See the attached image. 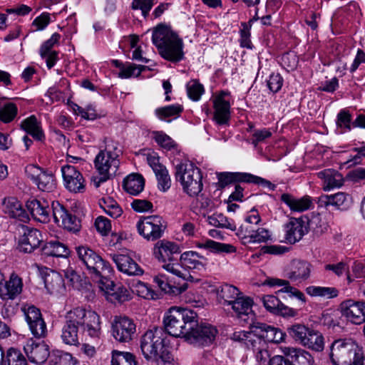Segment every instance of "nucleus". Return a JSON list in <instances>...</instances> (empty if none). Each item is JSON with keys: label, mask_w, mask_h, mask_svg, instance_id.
<instances>
[{"label": "nucleus", "mask_w": 365, "mask_h": 365, "mask_svg": "<svg viewBox=\"0 0 365 365\" xmlns=\"http://www.w3.org/2000/svg\"><path fill=\"white\" fill-rule=\"evenodd\" d=\"M86 331L91 337H98L101 332L100 317L92 311L76 307L68 312L61 330V339L66 344L78 346L81 334Z\"/></svg>", "instance_id": "f257e3e1"}, {"label": "nucleus", "mask_w": 365, "mask_h": 365, "mask_svg": "<svg viewBox=\"0 0 365 365\" xmlns=\"http://www.w3.org/2000/svg\"><path fill=\"white\" fill-rule=\"evenodd\" d=\"M166 334L163 327H155L148 329L140 338V346L144 357L148 361H155L170 364L173 360L168 346L164 341Z\"/></svg>", "instance_id": "f03ea898"}, {"label": "nucleus", "mask_w": 365, "mask_h": 365, "mask_svg": "<svg viewBox=\"0 0 365 365\" xmlns=\"http://www.w3.org/2000/svg\"><path fill=\"white\" fill-rule=\"evenodd\" d=\"M153 43L160 56L171 62H179L184 58L183 43L168 27L158 25L153 31Z\"/></svg>", "instance_id": "7ed1b4c3"}, {"label": "nucleus", "mask_w": 365, "mask_h": 365, "mask_svg": "<svg viewBox=\"0 0 365 365\" xmlns=\"http://www.w3.org/2000/svg\"><path fill=\"white\" fill-rule=\"evenodd\" d=\"M197 314L192 310L180 307H171L163 319L164 331L174 337L185 339L190 330H192L195 318Z\"/></svg>", "instance_id": "20e7f679"}, {"label": "nucleus", "mask_w": 365, "mask_h": 365, "mask_svg": "<svg viewBox=\"0 0 365 365\" xmlns=\"http://www.w3.org/2000/svg\"><path fill=\"white\" fill-rule=\"evenodd\" d=\"M122 153L119 143L112 140L106 141V146L96 155L94 160V165L101 175L99 181L96 182V187L115 175L120 165L119 156Z\"/></svg>", "instance_id": "39448f33"}, {"label": "nucleus", "mask_w": 365, "mask_h": 365, "mask_svg": "<svg viewBox=\"0 0 365 365\" xmlns=\"http://www.w3.org/2000/svg\"><path fill=\"white\" fill-rule=\"evenodd\" d=\"M329 356L333 365H356L364 356L353 339H339L329 346Z\"/></svg>", "instance_id": "423d86ee"}, {"label": "nucleus", "mask_w": 365, "mask_h": 365, "mask_svg": "<svg viewBox=\"0 0 365 365\" xmlns=\"http://www.w3.org/2000/svg\"><path fill=\"white\" fill-rule=\"evenodd\" d=\"M207 259L199 255L196 252L189 251L182 253L180 257V263H168L163 267L172 274L187 281L193 282L196 279L187 269L197 270L199 272L206 269Z\"/></svg>", "instance_id": "0eeeda50"}, {"label": "nucleus", "mask_w": 365, "mask_h": 365, "mask_svg": "<svg viewBox=\"0 0 365 365\" xmlns=\"http://www.w3.org/2000/svg\"><path fill=\"white\" fill-rule=\"evenodd\" d=\"M175 178L183 190L190 196L199 194L202 190L200 170L190 162L181 163L175 167Z\"/></svg>", "instance_id": "6e6552de"}, {"label": "nucleus", "mask_w": 365, "mask_h": 365, "mask_svg": "<svg viewBox=\"0 0 365 365\" xmlns=\"http://www.w3.org/2000/svg\"><path fill=\"white\" fill-rule=\"evenodd\" d=\"M166 227V222L159 215L145 217L137 223L138 233L148 241L160 239L163 235Z\"/></svg>", "instance_id": "1a4fd4ad"}, {"label": "nucleus", "mask_w": 365, "mask_h": 365, "mask_svg": "<svg viewBox=\"0 0 365 365\" xmlns=\"http://www.w3.org/2000/svg\"><path fill=\"white\" fill-rule=\"evenodd\" d=\"M76 249L78 259L85 264L91 276H99L103 272H109L108 264L94 250L87 246H79Z\"/></svg>", "instance_id": "9d476101"}, {"label": "nucleus", "mask_w": 365, "mask_h": 365, "mask_svg": "<svg viewBox=\"0 0 365 365\" xmlns=\"http://www.w3.org/2000/svg\"><path fill=\"white\" fill-rule=\"evenodd\" d=\"M195 324L192 330H190L187 335L186 341L196 346H208L215 339L217 330L211 324L199 323L197 317L195 318Z\"/></svg>", "instance_id": "9b49d317"}, {"label": "nucleus", "mask_w": 365, "mask_h": 365, "mask_svg": "<svg viewBox=\"0 0 365 365\" xmlns=\"http://www.w3.org/2000/svg\"><path fill=\"white\" fill-rule=\"evenodd\" d=\"M21 310L33 336L38 339L45 337L47 328L40 309L34 305H24Z\"/></svg>", "instance_id": "f8f14e48"}, {"label": "nucleus", "mask_w": 365, "mask_h": 365, "mask_svg": "<svg viewBox=\"0 0 365 365\" xmlns=\"http://www.w3.org/2000/svg\"><path fill=\"white\" fill-rule=\"evenodd\" d=\"M25 173L40 190L50 192L55 188V180L51 172L35 165H29Z\"/></svg>", "instance_id": "ddd939ff"}, {"label": "nucleus", "mask_w": 365, "mask_h": 365, "mask_svg": "<svg viewBox=\"0 0 365 365\" xmlns=\"http://www.w3.org/2000/svg\"><path fill=\"white\" fill-rule=\"evenodd\" d=\"M52 209L53 219L56 223L74 233L80 230L81 227L80 220L68 212L61 204L58 202H53Z\"/></svg>", "instance_id": "4468645a"}, {"label": "nucleus", "mask_w": 365, "mask_h": 365, "mask_svg": "<svg viewBox=\"0 0 365 365\" xmlns=\"http://www.w3.org/2000/svg\"><path fill=\"white\" fill-rule=\"evenodd\" d=\"M341 314L355 324L365 322V302L352 299L344 301L340 304Z\"/></svg>", "instance_id": "2eb2a0df"}, {"label": "nucleus", "mask_w": 365, "mask_h": 365, "mask_svg": "<svg viewBox=\"0 0 365 365\" xmlns=\"http://www.w3.org/2000/svg\"><path fill=\"white\" fill-rule=\"evenodd\" d=\"M135 330L134 322L126 317L116 318L112 326L113 336L120 342L130 341Z\"/></svg>", "instance_id": "dca6fc26"}, {"label": "nucleus", "mask_w": 365, "mask_h": 365, "mask_svg": "<svg viewBox=\"0 0 365 365\" xmlns=\"http://www.w3.org/2000/svg\"><path fill=\"white\" fill-rule=\"evenodd\" d=\"M24 349L29 361L35 364L44 363L50 356L49 346L43 341L36 342L33 339L27 340Z\"/></svg>", "instance_id": "f3484780"}, {"label": "nucleus", "mask_w": 365, "mask_h": 365, "mask_svg": "<svg viewBox=\"0 0 365 365\" xmlns=\"http://www.w3.org/2000/svg\"><path fill=\"white\" fill-rule=\"evenodd\" d=\"M61 172L64 185L68 190L73 192H80L84 190V178L74 166L69 165L63 166Z\"/></svg>", "instance_id": "a211bd4d"}, {"label": "nucleus", "mask_w": 365, "mask_h": 365, "mask_svg": "<svg viewBox=\"0 0 365 365\" xmlns=\"http://www.w3.org/2000/svg\"><path fill=\"white\" fill-rule=\"evenodd\" d=\"M147 161L155 174L158 188L163 192L167 191L171 185V180L168 170L160 163L158 157L155 155H148L147 156Z\"/></svg>", "instance_id": "6ab92c4d"}, {"label": "nucleus", "mask_w": 365, "mask_h": 365, "mask_svg": "<svg viewBox=\"0 0 365 365\" xmlns=\"http://www.w3.org/2000/svg\"><path fill=\"white\" fill-rule=\"evenodd\" d=\"M312 265L302 260H293L286 277L292 282L302 283L310 277Z\"/></svg>", "instance_id": "aec40b11"}, {"label": "nucleus", "mask_w": 365, "mask_h": 365, "mask_svg": "<svg viewBox=\"0 0 365 365\" xmlns=\"http://www.w3.org/2000/svg\"><path fill=\"white\" fill-rule=\"evenodd\" d=\"M118 269L130 276H140L143 269L128 255L114 254L111 255Z\"/></svg>", "instance_id": "412c9836"}, {"label": "nucleus", "mask_w": 365, "mask_h": 365, "mask_svg": "<svg viewBox=\"0 0 365 365\" xmlns=\"http://www.w3.org/2000/svg\"><path fill=\"white\" fill-rule=\"evenodd\" d=\"M227 93L221 91L213 98L214 120L217 123L223 125L227 123L230 118V104L225 99Z\"/></svg>", "instance_id": "4be33fe9"}, {"label": "nucleus", "mask_w": 365, "mask_h": 365, "mask_svg": "<svg viewBox=\"0 0 365 365\" xmlns=\"http://www.w3.org/2000/svg\"><path fill=\"white\" fill-rule=\"evenodd\" d=\"M180 247L175 242L165 240L158 241L153 247V255L160 262L172 261L174 254L180 253Z\"/></svg>", "instance_id": "5701e85b"}, {"label": "nucleus", "mask_w": 365, "mask_h": 365, "mask_svg": "<svg viewBox=\"0 0 365 365\" xmlns=\"http://www.w3.org/2000/svg\"><path fill=\"white\" fill-rule=\"evenodd\" d=\"M23 287L21 279L15 273L10 275L5 282H0V297L3 299H12L19 295Z\"/></svg>", "instance_id": "b1692460"}, {"label": "nucleus", "mask_w": 365, "mask_h": 365, "mask_svg": "<svg viewBox=\"0 0 365 365\" xmlns=\"http://www.w3.org/2000/svg\"><path fill=\"white\" fill-rule=\"evenodd\" d=\"M351 203V197L349 195L339 192L334 195H322L317 200L319 207H327L329 205L334 206L339 209L345 210Z\"/></svg>", "instance_id": "393cba45"}, {"label": "nucleus", "mask_w": 365, "mask_h": 365, "mask_svg": "<svg viewBox=\"0 0 365 365\" xmlns=\"http://www.w3.org/2000/svg\"><path fill=\"white\" fill-rule=\"evenodd\" d=\"M43 241L41 233L36 229H27L19 241L21 252L31 253L38 248Z\"/></svg>", "instance_id": "a878e982"}, {"label": "nucleus", "mask_w": 365, "mask_h": 365, "mask_svg": "<svg viewBox=\"0 0 365 365\" xmlns=\"http://www.w3.org/2000/svg\"><path fill=\"white\" fill-rule=\"evenodd\" d=\"M285 232L286 241L294 244L307 232V228L302 219L292 218L285 225Z\"/></svg>", "instance_id": "bb28decb"}, {"label": "nucleus", "mask_w": 365, "mask_h": 365, "mask_svg": "<svg viewBox=\"0 0 365 365\" xmlns=\"http://www.w3.org/2000/svg\"><path fill=\"white\" fill-rule=\"evenodd\" d=\"M1 209L4 214L10 217L25 222L28 219L26 211L21 202L14 197H5L1 203Z\"/></svg>", "instance_id": "cd10ccee"}, {"label": "nucleus", "mask_w": 365, "mask_h": 365, "mask_svg": "<svg viewBox=\"0 0 365 365\" xmlns=\"http://www.w3.org/2000/svg\"><path fill=\"white\" fill-rule=\"evenodd\" d=\"M262 302L267 310L272 313L282 316L292 317L295 314V311L284 304L274 295H266L262 298Z\"/></svg>", "instance_id": "c85d7f7f"}, {"label": "nucleus", "mask_w": 365, "mask_h": 365, "mask_svg": "<svg viewBox=\"0 0 365 365\" xmlns=\"http://www.w3.org/2000/svg\"><path fill=\"white\" fill-rule=\"evenodd\" d=\"M26 207L34 220L43 223L49 221L50 208L47 202L34 199L27 202Z\"/></svg>", "instance_id": "c756f323"}, {"label": "nucleus", "mask_w": 365, "mask_h": 365, "mask_svg": "<svg viewBox=\"0 0 365 365\" xmlns=\"http://www.w3.org/2000/svg\"><path fill=\"white\" fill-rule=\"evenodd\" d=\"M0 365H28V363L19 349L10 347L4 350L0 345Z\"/></svg>", "instance_id": "7c9ffc66"}, {"label": "nucleus", "mask_w": 365, "mask_h": 365, "mask_svg": "<svg viewBox=\"0 0 365 365\" xmlns=\"http://www.w3.org/2000/svg\"><path fill=\"white\" fill-rule=\"evenodd\" d=\"M282 353L286 357H289L291 361L296 365H313L314 358L307 351L293 347L285 346L282 348Z\"/></svg>", "instance_id": "2f4dec72"}, {"label": "nucleus", "mask_w": 365, "mask_h": 365, "mask_svg": "<svg viewBox=\"0 0 365 365\" xmlns=\"http://www.w3.org/2000/svg\"><path fill=\"white\" fill-rule=\"evenodd\" d=\"M45 287L51 294H61L65 289L62 277L56 272L49 269L43 277Z\"/></svg>", "instance_id": "473e14b6"}, {"label": "nucleus", "mask_w": 365, "mask_h": 365, "mask_svg": "<svg viewBox=\"0 0 365 365\" xmlns=\"http://www.w3.org/2000/svg\"><path fill=\"white\" fill-rule=\"evenodd\" d=\"M263 284L269 285L270 287L282 286L283 288L279 289L277 292V294L287 292L289 294V296L290 297H294L297 298L299 300H300L302 303L305 302L304 294L295 287L290 286L289 282L288 280L280 279L277 278H268L264 281Z\"/></svg>", "instance_id": "72a5a7b5"}, {"label": "nucleus", "mask_w": 365, "mask_h": 365, "mask_svg": "<svg viewBox=\"0 0 365 365\" xmlns=\"http://www.w3.org/2000/svg\"><path fill=\"white\" fill-rule=\"evenodd\" d=\"M318 177L324 180L323 190L329 191L335 187H339L344 184V178L341 173L334 170H324L319 172Z\"/></svg>", "instance_id": "f704fd0d"}, {"label": "nucleus", "mask_w": 365, "mask_h": 365, "mask_svg": "<svg viewBox=\"0 0 365 365\" xmlns=\"http://www.w3.org/2000/svg\"><path fill=\"white\" fill-rule=\"evenodd\" d=\"M281 200L293 212H304L309 209L312 205L311 198L309 196L296 198L288 193L282 194L281 195Z\"/></svg>", "instance_id": "c9c22d12"}, {"label": "nucleus", "mask_w": 365, "mask_h": 365, "mask_svg": "<svg viewBox=\"0 0 365 365\" xmlns=\"http://www.w3.org/2000/svg\"><path fill=\"white\" fill-rule=\"evenodd\" d=\"M253 304L252 299L249 297H245L242 293L239 295L229 306L238 318L247 317L252 312V307Z\"/></svg>", "instance_id": "e433bc0d"}, {"label": "nucleus", "mask_w": 365, "mask_h": 365, "mask_svg": "<svg viewBox=\"0 0 365 365\" xmlns=\"http://www.w3.org/2000/svg\"><path fill=\"white\" fill-rule=\"evenodd\" d=\"M249 178H250L249 173H220L217 174V185L222 189L236 182H248Z\"/></svg>", "instance_id": "4c0bfd02"}, {"label": "nucleus", "mask_w": 365, "mask_h": 365, "mask_svg": "<svg viewBox=\"0 0 365 365\" xmlns=\"http://www.w3.org/2000/svg\"><path fill=\"white\" fill-rule=\"evenodd\" d=\"M145 181L143 178L138 174H131L123 181V187L127 192L136 195L139 194L144 187Z\"/></svg>", "instance_id": "58836bf2"}, {"label": "nucleus", "mask_w": 365, "mask_h": 365, "mask_svg": "<svg viewBox=\"0 0 365 365\" xmlns=\"http://www.w3.org/2000/svg\"><path fill=\"white\" fill-rule=\"evenodd\" d=\"M276 328L264 323L256 322L253 324V332L255 338L259 339L260 341L272 342L274 340Z\"/></svg>", "instance_id": "ea45409f"}, {"label": "nucleus", "mask_w": 365, "mask_h": 365, "mask_svg": "<svg viewBox=\"0 0 365 365\" xmlns=\"http://www.w3.org/2000/svg\"><path fill=\"white\" fill-rule=\"evenodd\" d=\"M21 127L37 140H42L44 138V134L41 128L40 123L38 122L34 115L24 120L21 122Z\"/></svg>", "instance_id": "a19ab883"}, {"label": "nucleus", "mask_w": 365, "mask_h": 365, "mask_svg": "<svg viewBox=\"0 0 365 365\" xmlns=\"http://www.w3.org/2000/svg\"><path fill=\"white\" fill-rule=\"evenodd\" d=\"M154 281L163 292L169 294H180L187 288L185 285L177 287L171 284L168 278L165 274H159L158 276L155 277Z\"/></svg>", "instance_id": "79ce46f5"}, {"label": "nucleus", "mask_w": 365, "mask_h": 365, "mask_svg": "<svg viewBox=\"0 0 365 365\" xmlns=\"http://www.w3.org/2000/svg\"><path fill=\"white\" fill-rule=\"evenodd\" d=\"M197 247L207 249L216 253H233L236 251V248L232 245L215 242L212 240H207L204 242H198Z\"/></svg>", "instance_id": "37998d69"}, {"label": "nucleus", "mask_w": 365, "mask_h": 365, "mask_svg": "<svg viewBox=\"0 0 365 365\" xmlns=\"http://www.w3.org/2000/svg\"><path fill=\"white\" fill-rule=\"evenodd\" d=\"M45 255L53 257H66L69 254L68 247L58 241H50L45 244L42 248Z\"/></svg>", "instance_id": "c03bdc74"}, {"label": "nucleus", "mask_w": 365, "mask_h": 365, "mask_svg": "<svg viewBox=\"0 0 365 365\" xmlns=\"http://www.w3.org/2000/svg\"><path fill=\"white\" fill-rule=\"evenodd\" d=\"M76 363L70 353L59 350L52 351L48 359V365H76Z\"/></svg>", "instance_id": "a18cd8bd"}, {"label": "nucleus", "mask_w": 365, "mask_h": 365, "mask_svg": "<svg viewBox=\"0 0 365 365\" xmlns=\"http://www.w3.org/2000/svg\"><path fill=\"white\" fill-rule=\"evenodd\" d=\"M232 339L236 341H244L249 349L255 351L256 344H262V341L255 338L253 326L251 331H239L233 333Z\"/></svg>", "instance_id": "49530a36"}, {"label": "nucleus", "mask_w": 365, "mask_h": 365, "mask_svg": "<svg viewBox=\"0 0 365 365\" xmlns=\"http://www.w3.org/2000/svg\"><path fill=\"white\" fill-rule=\"evenodd\" d=\"M241 294L242 292L236 287L225 284L220 287L217 292V297L224 301L225 305H230Z\"/></svg>", "instance_id": "de8ad7c7"}, {"label": "nucleus", "mask_w": 365, "mask_h": 365, "mask_svg": "<svg viewBox=\"0 0 365 365\" xmlns=\"http://www.w3.org/2000/svg\"><path fill=\"white\" fill-rule=\"evenodd\" d=\"M108 268L110 269L109 272H102L99 274V276H93L91 277L93 280H96L98 283L99 288L103 291L108 296L113 291L115 287L114 282L109 278V276L113 272V269L108 264Z\"/></svg>", "instance_id": "09e8293b"}, {"label": "nucleus", "mask_w": 365, "mask_h": 365, "mask_svg": "<svg viewBox=\"0 0 365 365\" xmlns=\"http://www.w3.org/2000/svg\"><path fill=\"white\" fill-rule=\"evenodd\" d=\"M99 204L101 207L111 217L117 218L120 217L123 212L122 209L113 198H103L101 200Z\"/></svg>", "instance_id": "8fccbe9b"}, {"label": "nucleus", "mask_w": 365, "mask_h": 365, "mask_svg": "<svg viewBox=\"0 0 365 365\" xmlns=\"http://www.w3.org/2000/svg\"><path fill=\"white\" fill-rule=\"evenodd\" d=\"M307 293L312 297L334 298L337 297L339 291L334 287L309 286L306 289Z\"/></svg>", "instance_id": "3c124183"}, {"label": "nucleus", "mask_w": 365, "mask_h": 365, "mask_svg": "<svg viewBox=\"0 0 365 365\" xmlns=\"http://www.w3.org/2000/svg\"><path fill=\"white\" fill-rule=\"evenodd\" d=\"M135 356L129 352L113 351L111 365H136Z\"/></svg>", "instance_id": "603ef678"}, {"label": "nucleus", "mask_w": 365, "mask_h": 365, "mask_svg": "<svg viewBox=\"0 0 365 365\" xmlns=\"http://www.w3.org/2000/svg\"><path fill=\"white\" fill-rule=\"evenodd\" d=\"M310 336L304 341V346L315 351H322L324 349V337L318 331H311Z\"/></svg>", "instance_id": "864d4df0"}, {"label": "nucleus", "mask_w": 365, "mask_h": 365, "mask_svg": "<svg viewBox=\"0 0 365 365\" xmlns=\"http://www.w3.org/2000/svg\"><path fill=\"white\" fill-rule=\"evenodd\" d=\"M182 111V108L180 105H172L157 108L155 114L159 119L164 120L167 118L178 115Z\"/></svg>", "instance_id": "5fc2aeb1"}, {"label": "nucleus", "mask_w": 365, "mask_h": 365, "mask_svg": "<svg viewBox=\"0 0 365 365\" xmlns=\"http://www.w3.org/2000/svg\"><path fill=\"white\" fill-rule=\"evenodd\" d=\"M207 222L212 226L217 227L229 228L232 230H235V225H232L227 218L221 213H215L207 217Z\"/></svg>", "instance_id": "6e6d98bb"}, {"label": "nucleus", "mask_w": 365, "mask_h": 365, "mask_svg": "<svg viewBox=\"0 0 365 365\" xmlns=\"http://www.w3.org/2000/svg\"><path fill=\"white\" fill-rule=\"evenodd\" d=\"M289 335L300 344L304 346V341L306 340V333L307 331V327L302 324H294L288 328Z\"/></svg>", "instance_id": "4d7b16f0"}, {"label": "nucleus", "mask_w": 365, "mask_h": 365, "mask_svg": "<svg viewBox=\"0 0 365 365\" xmlns=\"http://www.w3.org/2000/svg\"><path fill=\"white\" fill-rule=\"evenodd\" d=\"M17 107L13 103H9L0 108V120L4 123H9L17 114Z\"/></svg>", "instance_id": "13d9d810"}, {"label": "nucleus", "mask_w": 365, "mask_h": 365, "mask_svg": "<svg viewBox=\"0 0 365 365\" xmlns=\"http://www.w3.org/2000/svg\"><path fill=\"white\" fill-rule=\"evenodd\" d=\"M270 237L269 231L262 227H257L254 231L253 235H250L244 244L261 243L267 242Z\"/></svg>", "instance_id": "bf43d9fd"}, {"label": "nucleus", "mask_w": 365, "mask_h": 365, "mask_svg": "<svg viewBox=\"0 0 365 365\" xmlns=\"http://www.w3.org/2000/svg\"><path fill=\"white\" fill-rule=\"evenodd\" d=\"M188 96L193 101L200 99L204 91L203 86L196 81H192L187 84Z\"/></svg>", "instance_id": "052dcab7"}, {"label": "nucleus", "mask_w": 365, "mask_h": 365, "mask_svg": "<svg viewBox=\"0 0 365 365\" xmlns=\"http://www.w3.org/2000/svg\"><path fill=\"white\" fill-rule=\"evenodd\" d=\"M336 125L341 128H345L347 130H351L353 125L351 122V115L349 111L342 110L338 113Z\"/></svg>", "instance_id": "680f3d73"}, {"label": "nucleus", "mask_w": 365, "mask_h": 365, "mask_svg": "<svg viewBox=\"0 0 365 365\" xmlns=\"http://www.w3.org/2000/svg\"><path fill=\"white\" fill-rule=\"evenodd\" d=\"M129 297V291L124 287H119L116 290L113 289L108 297L111 302L122 303L128 300Z\"/></svg>", "instance_id": "e2e57ef3"}, {"label": "nucleus", "mask_w": 365, "mask_h": 365, "mask_svg": "<svg viewBox=\"0 0 365 365\" xmlns=\"http://www.w3.org/2000/svg\"><path fill=\"white\" fill-rule=\"evenodd\" d=\"M144 66H136L135 64H130L128 67H122L118 76L120 78H130L132 76H138L141 72L145 69Z\"/></svg>", "instance_id": "0e129e2a"}, {"label": "nucleus", "mask_w": 365, "mask_h": 365, "mask_svg": "<svg viewBox=\"0 0 365 365\" xmlns=\"http://www.w3.org/2000/svg\"><path fill=\"white\" fill-rule=\"evenodd\" d=\"M154 139L156 143L161 147L166 149H171L174 147V141L168 135L163 132H153Z\"/></svg>", "instance_id": "69168bd1"}, {"label": "nucleus", "mask_w": 365, "mask_h": 365, "mask_svg": "<svg viewBox=\"0 0 365 365\" xmlns=\"http://www.w3.org/2000/svg\"><path fill=\"white\" fill-rule=\"evenodd\" d=\"M61 36L55 33L51 37L45 41L41 48H40V54L42 58L46 57L48 52H51V49L58 43Z\"/></svg>", "instance_id": "338daca9"}, {"label": "nucleus", "mask_w": 365, "mask_h": 365, "mask_svg": "<svg viewBox=\"0 0 365 365\" xmlns=\"http://www.w3.org/2000/svg\"><path fill=\"white\" fill-rule=\"evenodd\" d=\"M153 0H133L132 9H140L143 16L146 17L153 6Z\"/></svg>", "instance_id": "774afa93"}]
</instances>
